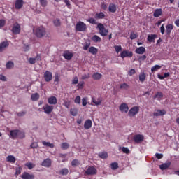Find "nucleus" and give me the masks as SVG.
<instances>
[{
  "label": "nucleus",
  "mask_w": 179,
  "mask_h": 179,
  "mask_svg": "<svg viewBox=\"0 0 179 179\" xmlns=\"http://www.w3.org/2000/svg\"><path fill=\"white\" fill-rule=\"evenodd\" d=\"M163 92H157L155 96H154V99L158 100V101H160V100H162V99H163Z\"/></svg>",
  "instance_id": "393cba45"
},
{
  "label": "nucleus",
  "mask_w": 179,
  "mask_h": 179,
  "mask_svg": "<svg viewBox=\"0 0 179 179\" xmlns=\"http://www.w3.org/2000/svg\"><path fill=\"white\" fill-rule=\"evenodd\" d=\"M70 113L73 117H76V115H78V109L73 108L70 110Z\"/></svg>",
  "instance_id": "a18cd8bd"
},
{
  "label": "nucleus",
  "mask_w": 179,
  "mask_h": 179,
  "mask_svg": "<svg viewBox=\"0 0 179 179\" xmlns=\"http://www.w3.org/2000/svg\"><path fill=\"white\" fill-rule=\"evenodd\" d=\"M24 3L23 0H16L15 3V9H22Z\"/></svg>",
  "instance_id": "a211bd4d"
},
{
  "label": "nucleus",
  "mask_w": 179,
  "mask_h": 179,
  "mask_svg": "<svg viewBox=\"0 0 179 179\" xmlns=\"http://www.w3.org/2000/svg\"><path fill=\"white\" fill-rule=\"evenodd\" d=\"M173 30V24H168L166 26V36H170L171 34V31Z\"/></svg>",
  "instance_id": "b1692460"
},
{
  "label": "nucleus",
  "mask_w": 179,
  "mask_h": 179,
  "mask_svg": "<svg viewBox=\"0 0 179 179\" xmlns=\"http://www.w3.org/2000/svg\"><path fill=\"white\" fill-rule=\"evenodd\" d=\"M119 110L121 111V113H127L128 110H129V107H128V104L125 103H122L120 106H119Z\"/></svg>",
  "instance_id": "f8f14e48"
},
{
  "label": "nucleus",
  "mask_w": 179,
  "mask_h": 179,
  "mask_svg": "<svg viewBox=\"0 0 179 179\" xmlns=\"http://www.w3.org/2000/svg\"><path fill=\"white\" fill-rule=\"evenodd\" d=\"M53 23L55 24V26H56L57 27L58 26H61V20L59 19H56L53 21Z\"/></svg>",
  "instance_id": "603ef678"
},
{
  "label": "nucleus",
  "mask_w": 179,
  "mask_h": 179,
  "mask_svg": "<svg viewBox=\"0 0 179 179\" xmlns=\"http://www.w3.org/2000/svg\"><path fill=\"white\" fill-rule=\"evenodd\" d=\"M63 57L65 59H67V61H71L73 57V53L69 52V50H66L63 53Z\"/></svg>",
  "instance_id": "9b49d317"
},
{
  "label": "nucleus",
  "mask_w": 179,
  "mask_h": 179,
  "mask_svg": "<svg viewBox=\"0 0 179 179\" xmlns=\"http://www.w3.org/2000/svg\"><path fill=\"white\" fill-rule=\"evenodd\" d=\"M76 31H86L87 30V26L85 22L79 21L76 25Z\"/></svg>",
  "instance_id": "7ed1b4c3"
},
{
  "label": "nucleus",
  "mask_w": 179,
  "mask_h": 179,
  "mask_svg": "<svg viewBox=\"0 0 179 179\" xmlns=\"http://www.w3.org/2000/svg\"><path fill=\"white\" fill-rule=\"evenodd\" d=\"M6 162H9V163H16V158L13 155H8L6 157Z\"/></svg>",
  "instance_id": "7c9ffc66"
},
{
  "label": "nucleus",
  "mask_w": 179,
  "mask_h": 179,
  "mask_svg": "<svg viewBox=\"0 0 179 179\" xmlns=\"http://www.w3.org/2000/svg\"><path fill=\"white\" fill-rule=\"evenodd\" d=\"M82 105L83 106V107H85V106H87V98L82 99Z\"/></svg>",
  "instance_id": "4d7b16f0"
},
{
  "label": "nucleus",
  "mask_w": 179,
  "mask_h": 179,
  "mask_svg": "<svg viewBox=\"0 0 179 179\" xmlns=\"http://www.w3.org/2000/svg\"><path fill=\"white\" fill-rule=\"evenodd\" d=\"M87 22H89V23H91V24H96V20L94 19V18H90V19H88L87 20Z\"/></svg>",
  "instance_id": "bf43d9fd"
},
{
  "label": "nucleus",
  "mask_w": 179,
  "mask_h": 179,
  "mask_svg": "<svg viewBox=\"0 0 179 179\" xmlns=\"http://www.w3.org/2000/svg\"><path fill=\"white\" fill-rule=\"evenodd\" d=\"M136 72V71H135V69H130V71L129 72V76H132V75H135Z\"/></svg>",
  "instance_id": "0e129e2a"
},
{
  "label": "nucleus",
  "mask_w": 179,
  "mask_h": 179,
  "mask_svg": "<svg viewBox=\"0 0 179 179\" xmlns=\"http://www.w3.org/2000/svg\"><path fill=\"white\" fill-rule=\"evenodd\" d=\"M155 157L158 159H163V154L156 153Z\"/></svg>",
  "instance_id": "69168bd1"
},
{
  "label": "nucleus",
  "mask_w": 179,
  "mask_h": 179,
  "mask_svg": "<svg viewBox=\"0 0 179 179\" xmlns=\"http://www.w3.org/2000/svg\"><path fill=\"white\" fill-rule=\"evenodd\" d=\"M37 61H41V54H37L36 57H30L29 59V62L31 65L36 64Z\"/></svg>",
  "instance_id": "1a4fd4ad"
},
{
  "label": "nucleus",
  "mask_w": 179,
  "mask_h": 179,
  "mask_svg": "<svg viewBox=\"0 0 179 179\" xmlns=\"http://www.w3.org/2000/svg\"><path fill=\"white\" fill-rule=\"evenodd\" d=\"M104 17H106V15L103 12L95 15V19H104Z\"/></svg>",
  "instance_id": "4c0bfd02"
},
{
  "label": "nucleus",
  "mask_w": 179,
  "mask_h": 179,
  "mask_svg": "<svg viewBox=\"0 0 179 179\" xmlns=\"http://www.w3.org/2000/svg\"><path fill=\"white\" fill-rule=\"evenodd\" d=\"M42 144L44 146H47L48 148H50L51 149H54V148L55 146L53 143H51L47 142V141H43Z\"/></svg>",
  "instance_id": "f704fd0d"
},
{
  "label": "nucleus",
  "mask_w": 179,
  "mask_h": 179,
  "mask_svg": "<svg viewBox=\"0 0 179 179\" xmlns=\"http://www.w3.org/2000/svg\"><path fill=\"white\" fill-rule=\"evenodd\" d=\"M43 110H44L45 114H51L54 110V106L46 104L43 107Z\"/></svg>",
  "instance_id": "9d476101"
},
{
  "label": "nucleus",
  "mask_w": 179,
  "mask_h": 179,
  "mask_svg": "<svg viewBox=\"0 0 179 179\" xmlns=\"http://www.w3.org/2000/svg\"><path fill=\"white\" fill-rule=\"evenodd\" d=\"M26 115V112L22 111L17 113V117H23Z\"/></svg>",
  "instance_id": "338daca9"
},
{
  "label": "nucleus",
  "mask_w": 179,
  "mask_h": 179,
  "mask_svg": "<svg viewBox=\"0 0 179 179\" xmlns=\"http://www.w3.org/2000/svg\"><path fill=\"white\" fill-rule=\"evenodd\" d=\"M34 34L38 38H43L47 34V29L43 26L37 27L34 29Z\"/></svg>",
  "instance_id": "f257e3e1"
},
{
  "label": "nucleus",
  "mask_w": 179,
  "mask_h": 179,
  "mask_svg": "<svg viewBox=\"0 0 179 179\" xmlns=\"http://www.w3.org/2000/svg\"><path fill=\"white\" fill-rule=\"evenodd\" d=\"M146 80V73H141L139 75V80L143 83V82H145Z\"/></svg>",
  "instance_id": "58836bf2"
},
{
  "label": "nucleus",
  "mask_w": 179,
  "mask_h": 179,
  "mask_svg": "<svg viewBox=\"0 0 179 179\" xmlns=\"http://www.w3.org/2000/svg\"><path fill=\"white\" fill-rule=\"evenodd\" d=\"M162 69V66L160 65H155L151 68V72H156V71H159V69Z\"/></svg>",
  "instance_id": "79ce46f5"
},
{
  "label": "nucleus",
  "mask_w": 179,
  "mask_h": 179,
  "mask_svg": "<svg viewBox=\"0 0 179 179\" xmlns=\"http://www.w3.org/2000/svg\"><path fill=\"white\" fill-rule=\"evenodd\" d=\"M102 75L100 73H94L92 75V78L94 80H100V78H102Z\"/></svg>",
  "instance_id": "72a5a7b5"
},
{
  "label": "nucleus",
  "mask_w": 179,
  "mask_h": 179,
  "mask_svg": "<svg viewBox=\"0 0 179 179\" xmlns=\"http://www.w3.org/2000/svg\"><path fill=\"white\" fill-rule=\"evenodd\" d=\"M22 173V168L20 166L15 169V176H17Z\"/></svg>",
  "instance_id": "864d4df0"
},
{
  "label": "nucleus",
  "mask_w": 179,
  "mask_h": 179,
  "mask_svg": "<svg viewBox=\"0 0 179 179\" xmlns=\"http://www.w3.org/2000/svg\"><path fill=\"white\" fill-rule=\"evenodd\" d=\"M120 88L127 90V89H129V85L128 84H127L126 83H124L120 85Z\"/></svg>",
  "instance_id": "c03bdc74"
},
{
  "label": "nucleus",
  "mask_w": 179,
  "mask_h": 179,
  "mask_svg": "<svg viewBox=\"0 0 179 179\" xmlns=\"http://www.w3.org/2000/svg\"><path fill=\"white\" fill-rule=\"evenodd\" d=\"M6 47H9V42L8 41H3L0 43V52H2Z\"/></svg>",
  "instance_id": "6ab92c4d"
},
{
  "label": "nucleus",
  "mask_w": 179,
  "mask_h": 179,
  "mask_svg": "<svg viewBox=\"0 0 179 179\" xmlns=\"http://www.w3.org/2000/svg\"><path fill=\"white\" fill-rule=\"evenodd\" d=\"M89 52H90V54H92V55H96V54L99 52V50L96 48L94 46H91L89 48Z\"/></svg>",
  "instance_id": "cd10ccee"
},
{
  "label": "nucleus",
  "mask_w": 179,
  "mask_h": 179,
  "mask_svg": "<svg viewBox=\"0 0 179 179\" xmlns=\"http://www.w3.org/2000/svg\"><path fill=\"white\" fill-rule=\"evenodd\" d=\"M54 82H57V83H58V82H59V76L58 75V73H56L55 75V80Z\"/></svg>",
  "instance_id": "e2e57ef3"
},
{
  "label": "nucleus",
  "mask_w": 179,
  "mask_h": 179,
  "mask_svg": "<svg viewBox=\"0 0 179 179\" xmlns=\"http://www.w3.org/2000/svg\"><path fill=\"white\" fill-rule=\"evenodd\" d=\"M61 148L63 150H66V149H69V144L68 143H62Z\"/></svg>",
  "instance_id": "37998d69"
},
{
  "label": "nucleus",
  "mask_w": 179,
  "mask_h": 179,
  "mask_svg": "<svg viewBox=\"0 0 179 179\" xmlns=\"http://www.w3.org/2000/svg\"><path fill=\"white\" fill-rule=\"evenodd\" d=\"M92 125H93V122H92V120L88 119L84 123V128L85 129H90Z\"/></svg>",
  "instance_id": "f3484780"
},
{
  "label": "nucleus",
  "mask_w": 179,
  "mask_h": 179,
  "mask_svg": "<svg viewBox=\"0 0 179 179\" xmlns=\"http://www.w3.org/2000/svg\"><path fill=\"white\" fill-rule=\"evenodd\" d=\"M85 174L87 176H94L97 174V169L93 166H89L85 171Z\"/></svg>",
  "instance_id": "20e7f679"
},
{
  "label": "nucleus",
  "mask_w": 179,
  "mask_h": 179,
  "mask_svg": "<svg viewBox=\"0 0 179 179\" xmlns=\"http://www.w3.org/2000/svg\"><path fill=\"white\" fill-rule=\"evenodd\" d=\"M31 149H37L38 144L37 143H32L30 145Z\"/></svg>",
  "instance_id": "13d9d810"
},
{
  "label": "nucleus",
  "mask_w": 179,
  "mask_h": 179,
  "mask_svg": "<svg viewBox=\"0 0 179 179\" xmlns=\"http://www.w3.org/2000/svg\"><path fill=\"white\" fill-rule=\"evenodd\" d=\"M20 30H21L20 25L19 24V23L15 22L13 26L11 31L13 34L16 35V34H20Z\"/></svg>",
  "instance_id": "423d86ee"
},
{
  "label": "nucleus",
  "mask_w": 179,
  "mask_h": 179,
  "mask_svg": "<svg viewBox=\"0 0 179 179\" xmlns=\"http://www.w3.org/2000/svg\"><path fill=\"white\" fill-rule=\"evenodd\" d=\"M80 96H77L76 98H75V100H74V103H76V104H80Z\"/></svg>",
  "instance_id": "5fc2aeb1"
},
{
  "label": "nucleus",
  "mask_w": 179,
  "mask_h": 179,
  "mask_svg": "<svg viewBox=\"0 0 179 179\" xmlns=\"http://www.w3.org/2000/svg\"><path fill=\"white\" fill-rule=\"evenodd\" d=\"M170 166H171V162H168L166 163H164V164L159 165V169L161 170H167V169H169V167H170Z\"/></svg>",
  "instance_id": "4be33fe9"
},
{
  "label": "nucleus",
  "mask_w": 179,
  "mask_h": 179,
  "mask_svg": "<svg viewBox=\"0 0 179 179\" xmlns=\"http://www.w3.org/2000/svg\"><path fill=\"white\" fill-rule=\"evenodd\" d=\"M14 66H15V63H13V62L12 61H8L6 65V68L7 69H12V68H13Z\"/></svg>",
  "instance_id": "e433bc0d"
},
{
  "label": "nucleus",
  "mask_w": 179,
  "mask_h": 179,
  "mask_svg": "<svg viewBox=\"0 0 179 179\" xmlns=\"http://www.w3.org/2000/svg\"><path fill=\"white\" fill-rule=\"evenodd\" d=\"M132 55H134V53L128 50H123L120 54L121 58H127V57H132Z\"/></svg>",
  "instance_id": "4468645a"
},
{
  "label": "nucleus",
  "mask_w": 179,
  "mask_h": 179,
  "mask_svg": "<svg viewBox=\"0 0 179 179\" xmlns=\"http://www.w3.org/2000/svg\"><path fill=\"white\" fill-rule=\"evenodd\" d=\"M114 48H115V51H116L117 54H118V52H120V51H122V47L121 46V45H115Z\"/></svg>",
  "instance_id": "8fccbe9b"
},
{
  "label": "nucleus",
  "mask_w": 179,
  "mask_h": 179,
  "mask_svg": "<svg viewBox=\"0 0 179 179\" xmlns=\"http://www.w3.org/2000/svg\"><path fill=\"white\" fill-rule=\"evenodd\" d=\"M109 12H111L112 13H115L117 12V6H115L113 3H110L109 5Z\"/></svg>",
  "instance_id": "c85d7f7f"
},
{
  "label": "nucleus",
  "mask_w": 179,
  "mask_h": 179,
  "mask_svg": "<svg viewBox=\"0 0 179 179\" xmlns=\"http://www.w3.org/2000/svg\"><path fill=\"white\" fill-rule=\"evenodd\" d=\"M25 136H26V135L24 134V131H20V130H19L17 137H18L20 139H23V138H25Z\"/></svg>",
  "instance_id": "09e8293b"
},
{
  "label": "nucleus",
  "mask_w": 179,
  "mask_h": 179,
  "mask_svg": "<svg viewBox=\"0 0 179 179\" xmlns=\"http://www.w3.org/2000/svg\"><path fill=\"white\" fill-rule=\"evenodd\" d=\"M103 99L101 98H98L97 101L95 100L94 98H92V102L94 103V106H101Z\"/></svg>",
  "instance_id": "bb28decb"
},
{
  "label": "nucleus",
  "mask_w": 179,
  "mask_h": 179,
  "mask_svg": "<svg viewBox=\"0 0 179 179\" xmlns=\"http://www.w3.org/2000/svg\"><path fill=\"white\" fill-rule=\"evenodd\" d=\"M146 59V55H143V56H141L139 58H138V61L140 62H141V61H145Z\"/></svg>",
  "instance_id": "774afa93"
},
{
  "label": "nucleus",
  "mask_w": 179,
  "mask_h": 179,
  "mask_svg": "<svg viewBox=\"0 0 179 179\" xmlns=\"http://www.w3.org/2000/svg\"><path fill=\"white\" fill-rule=\"evenodd\" d=\"M162 15H163V10H162V8L156 9L153 13L154 17H160Z\"/></svg>",
  "instance_id": "aec40b11"
},
{
  "label": "nucleus",
  "mask_w": 179,
  "mask_h": 179,
  "mask_svg": "<svg viewBox=\"0 0 179 179\" xmlns=\"http://www.w3.org/2000/svg\"><path fill=\"white\" fill-rule=\"evenodd\" d=\"M99 156L101 159H107V157H108V154L106 152H103L99 153Z\"/></svg>",
  "instance_id": "a19ab883"
},
{
  "label": "nucleus",
  "mask_w": 179,
  "mask_h": 179,
  "mask_svg": "<svg viewBox=\"0 0 179 179\" xmlns=\"http://www.w3.org/2000/svg\"><path fill=\"white\" fill-rule=\"evenodd\" d=\"M91 40L94 41V43H101V38H100L97 35H94L92 38Z\"/></svg>",
  "instance_id": "473e14b6"
},
{
  "label": "nucleus",
  "mask_w": 179,
  "mask_h": 179,
  "mask_svg": "<svg viewBox=\"0 0 179 179\" xmlns=\"http://www.w3.org/2000/svg\"><path fill=\"white\" fill-rule=\"evenodd\" d=\"M157 35L156 34H151V35H148L147 40L148 41H149V43H155V40L157 38Z\"/></svg>",
  "instance_id": "a878e982"
},
{
  "label": "nucleus",
  "mask_w": 179,
  "mask_h": 179,
  "mask_svg": "<svg viewBox=\"0 0 179 179\" xmlns=\"http://www.w3.org/2000/svg\"><path fill=\"white\" fill-rule=\"evenodd\" d=\"M145 51H146V48H145V47H139L137 48L135 50L136 54H139L141 55H142V54H145Z\"/></svg>",
  "instance_id": "5701e85b"
},
{
  "label": "nucleus",
  "mask_w": 179,
  "mask_h": 179,
  "mask_svg": "<svg viewBox=\"0 0 179 179\" xmlns=\"http://www.w3.org/2000/svg\"><path fill=\"white\" fill-rule=\"evenodd\" d=\"M21 178L22 179H34V174H30L27 172H24L22 174Z\"/></svg>",
  "instance_id": "dca6fc26"
},
{
  "label": "nucleus",
  "mask_w": 179,
  "mask_h": 179,
  "mask_svg": "<svg viewBox=\"0 0 179 179\" xmlns=\"http://www.w3.org/2000/svg\"><path fill=\"white\" fill-rule=\"evenodd\" d=\"M48 102L49 104H57V97L55 96H51L48 99Z\"/></svg>",
  "instance_id": "c756f323"
},
{
  "label": "nucleus",
  "mask_w": 179,
  "mask_h": 179,
  "mask_svg": "<svg viewBox=\"0 0 179 179\" xmlns=\"http://www.w3.org/2000/svg\"><path fill=\"white\" fill-rule=\"evenodd\" d=\"M110 167L112 170H117L118 169V163L117 162H113L110 164Z\"/></svg>",
  "instance_id": "de8ad7c7"
},
{
  "label": "nucleus",
  "mask_w": 179,
  "mask_h": 179,
  "mask_svg": "<svg viewBox=\"0 0 179 179\" xmlns=\"http://www.w3.org/2000/svg\"><path fill=\"white\" fill-rule=\"evenodd\" d=\"M84 85H85V82L80 81V82L77 85L78 89H83Z\"/></svg>",
  "instance_id": "6e6d98bb"
},
{
  "label": "nucleus",
  "mask_w": 179,
  "mask_h": 179,
  "mask_svg": "<svg viewBox=\"0 0 179 179\" xmlns=\"http://www.w3.org/2000/svg\"><path fill=\"white\" fill-rule=\"evenodd\" d=\"M31 99L32 101H37V100H38L40 99V94H38V93L33 94L31 96Z\"/></svg>",
  "instance_id": "c9c22d12"
},
{
  "label": "nucleus",
  "mask_w": 179,
  "mask_h": 179,
  "mask_svg": "<svg viewBox=\"0 0 179 179\" xmlns=\"http://www.w3.org/2000/svg\"><path fill=\"white\" fill-rule=\"evenodd\" d=\"M144 140H145V136H143V135L142 134H136L133 137V141L136 143H142V142H143Z\"/></svg>",
  "instance_id": "0eeeda50"
},
{
  "label": "nucleus",
  "mask_w": 179,
  "mask_h": 179,
  "mask_svg": "<svg viewBox=\"0 0 179 179\" xmlns=\"http://www.w3.org/2000/svg\"><path fill=\"white\" fill-rule=\"evenodd\" d=\"M51 159L50 158H47L43 160V162L41 163V166H43V167H51Z\"/></svg>",
  "instance_id": "2eb2a0df"
},
{
  "label": "nucleus",
  "mask_w": 179,
  "mask_h": 179,
  "mask_svg": "<svg viewBox=\"0 0 179 179\" xmlns=\"http://www.w3.org/2000/svg\"><path fill=\"white\" fill-rule=\"evenodd\" d=\"M25 166L29 169V170H31V169H34V167H36V165L31 162L26 163Z\"/></svg>",
  "instance_id": "ea45409f"
},
{
  "label": "nucleus",
  "mask_w": 179,
  "mask_h": 179,
  "mask_svg": "<svg viewBox=\"0 0 179 179\" xmlns=\"http://www.w3.org/2000/svg\"><path fill=\"white\" fill-rule=\"evenodd\" d=\"M72 167H78V166H80V161L78 159H74L71 162Z\"/></svg>",
  "instance_id": "2f4dec72"
},
{
  "label": "nucleus",
  "mask_w": 179,
  "mask_h": 179,
  "mask_svg": "<svg viewBox=\"0 0 179 179\" xmlns=\"http://www.w3.org/2000/svg\"><path fill=\"white\" fill-rule=\"evenodd\" d=\"M10 134L13 139H16L18 136L19 129L11 130Z\"/></svg>",
  "instance_id": "412c9836"
},
{
  "label": "nucleus",
  "mask_w": 179,
  "mask_h": 179,
  "mask_svg": "<svg viewBox=\"0 0 179 179\" xmlns=\"http://www.w3.org/2000/svg\"><path fill=\"white\" fill-rule=\"evenodd\" d=\"M96 28L99 29V34L100 36H102V37H106V36L108 34V29H106L104 24L102 23H99Z\"/></svg>",
  "instance_id": "f03ea898"
},
{
  "label": "nucleus",
  "mask_w": 179,
  "mask_h": 179,
  "mask_svg": "<svg viewBox=\"0 0 179 179\" xmlns=\"http://www.w3.org/2000/svg\"><path fill=\"white\" fill-rule=\"evenodd\" d=\"M139 113V106L132 107L128 113L129 117H135Z\"/></svg>",
  "instance_id": "39448f33"
},
{
  "label": "nucleus",
  "mask_w": 179,
  "mask_h": 179,
  "mask_svg": "<svg viewBox=\"0 0 179 179\" xmlns=\"http://www.w3.org/2000/svg\"><path fill=\"white\" fill-rule=\"evenodd\" d=\"M43 78L46 82H51V80H52V73L46 71L43 74Z\"/></svg>",
  "instance_id": "6e6552de"
},
{
  "label": "nucleus",
  "mask_w": 179,
  "mask_h": 179,
  "mask_svg": "<svg viewBox=\"0 0 179 179\" xmlns=\"http://www.w3.org/2000/svg\"><path fill=\"white\" fill-rule=\"evenodd\" d=\"M122 152H123V153H126V155H129V153L131 152L129 151V148L127 147L122 148Z\"/></svg>",
  "instance_id": "3c124183"
},
{
  "label": "nucleus",
  "mask_w": 179,
  "mask_h": 179,
  "mask_svg": "<svg viewBox=\"0 0 179 179\" xmlns=\"http://www.w3.org/2000/svg\"><path fill=\"white\" fill-rule=\"evenodd\" d=\"M40 2L41 6H43V8H45V6H47V0H40Z\"/></svg>",
  "instance_id": "052dcab7"
},
{
  "label": "nucleus",
  "mask_w": 179,
  "mask_h": 179,
  "mask_svg": "<svg viewBox=\"0 0 179 179\" xmlns=\"http://www.w3.org/2000/svg\"><path fill=\"white\" fill-rule=\"evenodd\" d=\"M160 31L162 34H164L165 31H166V29L164 28V24H163L161 27H160Z\"/></svg>",
  "instance_id": "680f3d73"
},
{
  "label": "nucleus",
  "mask_w": 179,
  "mask_h": 179,
  "mask_svg": "<svg viewBox=\"0 0 179 179\" xmlns=\"http://www.w3.org/2000/svg\"><path fill=\"white\" fill-rule=\"evenodd\" d=\"M69 173V171L68 170V169L66 168H64V169H62L60 171V173L62 175V176H66L68 175V173Z\"/></svg>",
  "instance_id": "49530a36"
},
{
  "label": "nucleus",
  "mask_w": 179,
  "mask_h": 179,
  "mask_svg": "<svg viewBox=\"0 0 179 179\" xmlns=\"http://www.w3.org/2000/svg\"><path fill=\"white\" fill-rule=\"evenodd\" d=\"M167 112L166 110H157L155 112L153 113L154 117H162L163 115H166Z\"/></svg>",
  "instance_id": "ddd939ff"
}]
</instances>
